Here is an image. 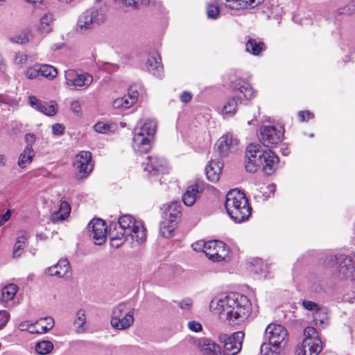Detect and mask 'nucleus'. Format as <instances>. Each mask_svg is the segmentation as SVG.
<instances>
[{
	"instance_id": "nucleus-59",
	"label": "nucleus",
	"mask_w": 355,
	"mask_h": 355,
	"mask_svg": "<svg viewBox=\"0 0 355 355\" xmlns=\"http://www.w3.org/2000/svg\"><path fill=\"white\" fill-rule=\"evenodd\" d=\"M27 329L31 334H38V329L35 327V322L34 324H31L28 327Z\"/></svg>"
},
{
	"instance_id": "nucleus-53",
	"label": "nucleus",
	"mask_w": 355,
	"mask_h": 355,
	"mask_svg": "<svg viewBox=\"0 0 355 355\" xmlns=\"http://www.w3.org/2000/svg\"><path fill=\"white\" fill-rule=\"evenodd\" d=\"M64 128L60 123H55L52 126V132L54 135L60 136L63 135Z\"/></svg>"
},
{
	"instance_id": "nucleus-33",
	"label": "nucleus",
	"mask_w": 355,
	"mask_h": 355,
	"mask_svg": "<svg viewBox=\"0 0 355 355\" xmlns=\"http://www.w3.org/2000/svg\"><path fill=\"white\" fill-rule=\"evenodd\" d=\"M220 347L209 339L205 338L201 343V351L205 355H220Z\"/></svg>"
},
{
	"instance_id": "nucleus-4",
	"label": "nucleus",
	"mask_w": 355,
	"mask_h": 355,
	"mask_svg": "<svg viewBox=\"0 0 355 355\" xmlns=\"http://www.w3.org/2000/svg\"><path fill=\"white\" fill-rule=\"evenodd\" d=\"M157 129L153 119H147L144 123H138L133 131L132 148L140 154L148 153L152 147V141Z\"/></svg>"
},
{
	"instance_id": "nucleus-63",
	"label": "nucleus",
	"mask_w": 355,
	"mask_h": 355,
	"mask_svg": "<svg viewBox=\"0 0 355 355\" xmlns=\"http://www.w3.org/2000/svg\"><path fill=\"white\" fill-rule=\"evenodd\" d=\"M26 1L30 3H40L42 1V0H26Z\"/></svg>"
},
{
	"instance_id": "nucleus-42",
	"label": "nucleus",
	"mask_w": 355,
	"mask_h": 355,
	"mask_svg": "<svg viewBox=\"0 0 355 355\" xmlns=\"http://www.w3.org/2000/svg\"><path fill=\"white\" fill-rule=\"evenodd\" d=\"M40 72L42 76L49 80L53 79L58 74L57 69L54 67L49 64L41 65L40 67Z\"/></svg>"
},
{
	"instance_id": "nucleus-64",
	"label": "nucleus",
	"mask_w": 355,
	"mask_h": 355,
	"mask_svg": "<svg viewBox=\"0 0 355 355\" xmlns=\"http://www.w3.org/2000/svg\"><path fill=\"white\" fill-rule=\"evenodd\" d=\"M6 0H0V5H2Z\"/></svg>"
},
{
	"instance_id": "nucleus-28",
	"label": "nucleus",
	"mask_w": 355,
	"mask_h": 355,
	"mask_svg": "<svg viewBox=\"0 0 355 355\" xmlns=\"http://www.w3.org/2000/svg\"><path fill=\"white\" fill-rule=\"evenodd\" d=\"M201 191L202 189L197 184L189 186L182 196L184 205L188 207L192 206Z\"/></svg>"
},
{
	"instance_id": "nucleus-61",
	"label": "nucleus",
	"mask_w": 355,
	"mask_h": 355,
	"mask_svg": "<svg viewBox=\"0 0 355 355\" xmlns=\"http://www.w3.org/2000/svg\"><path fill=\"white\" fill-rule=\"evenodd\" d=\"M6 159L5 155H0V166H4L6 165Z\"/></svg>"
},
{
	"instance_id": "nucleus-17",
	"label": "nucleus",
	"mask_w": 355,
	"mask_h": 355,
	"mask_svg": "<svg viewBox=\"0 0 355 355\" xmlns=\"http://www.w3.org/2000/svg\"><path fill=\"white\" fill-rule=\"evenodd\" d=\"M339 264V272L344 278L350 281L355 280V253L348 255H340L335 257Z\"/></svg>"
},
{
	"instance_id": "nucleus-35",
	"label": "nucleus",
	"mask_w": 355,
	"mask_h": 355,
	"mask_svg": "<svg viewBox=\"0 0 355 355\" xmlns=\"http://www.w3.org/2000/svg\"><path fill=\"white\" fill-rule=\"evenodd\" d=\"M35 156L33 150H30L28 148H24L22 153L19 155L18 160V166L21 168H25L28 164H30Z\"/></svg>"
},
{
	"instance_id": "nucleus-20",
	"label": "nucleus",
	"mask_w": 355,
	"mask_h": 355,
	"mask_svg": "<svg viewBox=\"0 0 355 355\" xmlns=\"http://www.w3.org/2000/svg\"><path fill=\"white\" fill-rule=\"evenodd\" d=\"M28 103L32 107L47 116H54L57 112L55 102H42L36 96H30Z\"/></svg>"
},
{
	"instance_id": "nucleus-57",
	"label": "nucleus",
	"mask_w": 355,
	"mask_h": 355,
	"mask_svg": "<svg viewBox=\"0 0 355 355\" xmlns=\"http://www.w3.org/2000/svg\"><path fill=\"white\" fill-rule=\"evenodd\" d=\"M192 98V94L189 92H183L180 95V99L183 103H188Z\"/></svg>"
},
{
	"instance_id": "nucleus-26",
	"label": "nucleus",
	"mask_w": 355,
	"mask_h": 355,
	"mask_svg": "<svg viewBox=\"0 0 355 355\" xmlns=\"http://www.w3.org/2000/svg\"><path fill=\"white\" fill-rule=\"evenodd\" d=\"M28 239V234L26 231L21 230L17 232L16 242L12 250V255L13 259H18L22 255Z\"/></svg>"
},
{
	"instance_id": "nucleus-24",
	"label": "nucleus",
	"mask_w": 355,
	"mask_h": 355,
	"mask_svg": "<svg viewBox=\"0 0 355 355\" xmlns=\"http://www.w3.org/2000/svg\"><path fill=\"white\" fill-rule=\"evenodd\" d=\"M182 205L179 202H172L167 205L163 213V218L170 223H175L181 216Z\"/></svg>"
},
{
	"instance_id": "nucleus-47",
	"label": "nucleus",
	"mask_w": 355,
	"mask_h": 355,
	"mask_svg": "<svg viewBox=\"0 0 355 355\" xmlns=\"http://www.w3.org/2000/svg\"><path fill=\"white\" fill-rule=\"evenodd\" d=\"M94 129L96 132L105 134L110 130V126L104 122H98L94 125Z\"/></svg>"
},
{
	"instance_id": "nucleus-22",
	"label": "nucleus",
	"mask_w": 355,
	"mask_h": 355,
	"mask_svg": "<svg viewBox=\"0 0 355 355\" xmlns=\"http://www.w3.org/2000/svg\"><path fill=\"white\" fill-rule=\"evenodd\" d=\"M146 67L150 73L156 77L161 78L163 75V66L161 62V57L156 52L148 55Z\"/></svg>"
},
{
	"instance_id": "nucleus-31",
	"label": "nucleus",
	"mask_w": 355,
	"mask_h": 355,
	"mask_svg": "<svg viewBox=\"0 0 355 355\" xmlns=\"http://www.w3.org/2000/svg\"><path fill=\"white\" fill-rule=\"evenodd\" d=\"M71 212L69 204L66 201H61L59 210L51 214V220L53 223L64 220L67 218Z\"/></svg>"
},
{
	"instance_id": "nucleus-49",
	"label": "nucleus",
	"mask_w": 355,
	"mask_h": 355,
	"mask_svg": "<svg viewBox=\"0 0 355 355\" xmlns=\"http://www.w3.org/2000/svg\"><path fill=\"white\" fill-rule=\"evenodd\" d=\"M10 320V313L6 310L0 311V329H3Z\"/></svg>"
},
{
	"instance_id": "nucleus-7",
	"label": "nucleus",
	"mask_w": 355,
	"mask_h": 355,
	"mask_svg": "<svg viewBox=\"0 0 355 355\" xmlns=\"http://www.w3.org/2000/svg\"><path fill=\"white\" fill-rule=\"evenodd\" d=\"M193 246L195 250L202 249L207 257L213 261H223L229 254L227 245L220 241H199Z\"/></svg>"
},
{
	"instance_id": "nucleus-55",
	"label": "nucleus",
	"mask_w": 355,
	"mask_h": 355,
	"mask_svg": "<svg viewBox=\"0 0 355 355\" xmlns=\"http://www.w3.org/2000/svg\"><path fill=\"white\" fill-rule=\"evenodd\" d=\"M71 110L76 114H79L81 112V103L79 101H73L71 103Z\"/></svg>"
},
{
	"instance_id": "nucleus-37",
	"label": "nucleus",
	"mask_w": 355,
	"mask_h": 355,
	"mask_svg": "<svg viewBox=\"0 0 355 355\" xmlns=\"http://www.w3.org/2000/svg\"><path fill=\"white\" fill-rule=\"evenodd\" d=\"M33 37V34L30 30H23L10 37V41L17 44H25Z\"/></svg>"
},
{
	"instance_id": "nucleus-56",
	"label": "nucleus",
	"mask_w": 355,
	"mask_h": 355,
	"mask_svg": "<svg viewBox=\"0 0 355 355\" xmlns=\"http://www.w3.org/2000/svg\"><path fill=\"white\" fill-rule=\"evenodd\" d=\"M12 211L8 209L7 211L0 216V227L5 224L11 217Z\"/></svg>"
},
{
	"instance_id": "nucleus-23",
	"label": "nucleus",
	"mask_w": 355,
	"mask_h": 355,
	"mask_svg": "<svg viewBox=\"0 0 355 355\" xmlns=\"http://www.w3.org/2000/svg\"><path fill=\"white\" fill-rule=\"evenodd\" d=\"M70 272V264L67 259H62L59 260L56 265L48 268L45 273L58 278L68 277Z\"/></svg>"
},
{
	"instance_id": "nucleus-29",
	"label": "nucleus",
	"mask_w": 355,
	"mask_h": 355,
	"mask_svg": "<svg viewBox=\"0 0 355 355\" xmlns=\"http://www.w3.org/2000/svg\"><path fill=\"white\" fill-rule=\"evenodd\" d=\"M125 233H121L116 227L114 230L112 229V226H110L109 236L110 237V243L111 245L114 248H118L121 247L124 243L130 242V239L128 238L124 235Z\"/></svg>"
},
{
	"instance_id": "nucleus-10",
	"label": "nucleus",
	"mask_w": 355,
	"mask_h": 355,
	"mask_svg": "<svg viewBox=\"0 0 355 355\" xmlns=\"http://www.w3.org/2000/svg\"><path fill=\"white\" fill-rule=\"evenodd\" d=\"M103 15L96 8H89L83 12L77 22V31L84 33L92 30L103 22Z\"/></svg>"
},
{
	"instance_id": "nucleus-16",
	"label": "nucleus",
	"mask_w": 355,
	"mask_h": 355,
	"mask_svg": "<svg viewBox=\"0 0 355 355\" xmlns=\"http://www.w3.org/2000/svg\"><path fill=\"white\" fill-rule=\"evenodd\" d=\"M239 139L232 133L223 135L217 141L215 148L220 157H227L237 150Z\"/></svg>"
},
{
	"instance_id": "nucleus-2",
	"label": "nucleus",
	"mask_w": 355,
	"mask_h": 355,
	"mask_svg": "<svg viewBox=\"0 0 355 355\" xmlns=\"http://www.w3.org/2000/svg\"><path fill=\"white\" fill-rule=\"evenodd\" d=\"M245 169L254 173L261 168L267 175H272L278 168L279 159L271 150H261L259 144H250L245 153Z\"/></svg>"
},
{
	"instance_id": "nucleus-21",
	"label": "nucleus",
	"mask_w": 355,
	"mask_h": 355,
	"mask_svg": "<svg viewBox=\"0 0 355 355\" xmlns=\"http://www.w3.org/2000/svg\"><path fill=\"white\" fill-rule=\"evenodd\" d=\"M138 99V92L134 87H131L128 90V95L116 98L112 102V106L114 109H128L131 107Z\"/></svg>"
},
{
	"instance_id": "nucleus-1",
	"label": "nucleus",
	"mask_w": 355,
	"mask_h": 355,
	"mask_svg": "<svg viewBox=\"0 0 355 355\" xmlns=\"http://www.w3.org/2000/svg\"><path fill=\"white\" fill-rule=\"evenodd\" d=\"M209 308L220 320L230 324H239L250 316L252 304L245 295L230 292L214 298L210 302Z\"/></svg>"
},
{
	"instance_id": "nucleus-51",
	"label": "nucleus",
	"mask_w": 355,
	"mask_h": 355,
	"mask_svg": "<svg viewBox=\"0 0 355 355\" xmlns=\"http://www.w3.org/2000/svg\"><path fill=\"white\" fill-rule=\"evenodd\" d=\"M193 305V300L190 298L182 300L179 302V306L184 311H190Z\"/></svg>"
},
{
	"instance_id": "nucleus-44",
	"label": "nucleus",
	"mask_w": 355,
	"mask_h": 355,
	"mask_svg": "<svg viewBox=\"0 0 355 355\" xmlns=\"http://www.w3.org/2000/svg\"><path fill=\"white\" fill-rule=\"evenodd\" d=\"M220 9L218 5L211 2L207 3V15L210 19H216L218 17Z\"/></svg>"
},
{
	"instance_id": "nucleus-58",
	"label": "nucleus",
	"mask_w": 355,
	"mask_h": 355,
	"mask_svg": "<svg viewBox=\"0 0 355 355\" xmlns=\"http://www.w3.org/2000/svg\"><path fill=\"white\" fill-rule=\"evenodd\" d=\"M271 345L270 343L268 344L263 343L261 346V352L264 355H268V352L270 350V346Z\"/></svg>"
},
{
	"instance_id": "nucleus-30",
	"label": "nucleus",
	"mask_w": 355,
	"mask_h": 355,
	"mask_svg": "<svg viewBox=\"0 0 355 355\" xmlns=\"http://www.w3.org/2000/svg\"><path fill=\"white\" fill-rule=\"evenodd\" d=\"M245 50L248 53L258 56L266 50L265 44L256 39L249 38L245 43Z\"/></svg>"
},
{
	"instance_id": "nucleus-36",
	"label": "nucleus",
	"mask_w": 355,
	"mask_h": 355,
	"mask_svg": "<svg viewBox=\"0 0 355 355\" xmlns=\"http://www.w3.org/2000/svg\"><path fill=\"white\" fill-rule=\"evenodd\" d=\"M54 326V320L52 318L48 317L40 318L35 322V327L38 329V334H44L51 329Z\"/></svg>"
},
{
	"instance_id": "nucleus-50",
	"label": "nucleus",
	"mask_w": 355,
	"mask_h": 355,
	"mask_svg": "<svg viewBox=\"0 0 355 355\" xmlns=\"http://www.w3.org/2000/svg\"><path fill=\"white\" fill-rule=\"evenodd\" d=\"M24 139H25V142L26 144V146L25 148H30V150H33V144L36 141L35 135L34 134H32V133L26 134L25 137H24Z\"/></svg>"
},
{
	"instance_id": "nucleus-48",
	"label": "nucleus",
	"mask_w": 355,
	"mask_h": 355,
	"mask_svg": "<svg viewBox=\"0 0 355 355\" xmlns=\"http://www.w3.org/2000/svg\"><path fill=\"white\" fill-rule=\"evenodd\" d=\"M40 74V67L37 68L36 67H29L26 69L25 72L26 76L28 79H35Z\"/></svg>"
},
{
	"instance_id": "nucleus-60",
	"label": "nucleus",
	"mask_w": 355,
	"mask_h": 355,
	"mask_svg": "<svg viewBox=\"0 0 355 355\" xmlns=\"http://www.w3.org/2000/svg\"><path fill=\"white\" fill-rule=\"evenodd\" d=\"M300 24L302 25H305V26H307V25H311L313 24L312 22V19H308V18H305V19H302L301 21H300Z\"/></svg>"
},
{
	"instance_id": "nucleus-18",
	"label": "nucleus",
	"mask_w": 355,
	"mask_h": 355,
	"mask_svg": "<svg viewBox=\"0 0 355 355\" xmlns=\"http://www.w3.org/2000/svg\"><path fill=\"white\" fill-rule=\"evenodd\" d=\"M74 166L78 171V176L84 178L92 171L94 164L92 162V153L89 151H81L76 157Z\"/></svg>"
},
{
	"instance_id": "nucleus-41",
	"label": "nucleus",
	"mask_w": 355,
	"mask_h": 355,
	"mask_svg": "<svg viewBox=\"0 0 355 355\" xmlns=\"http://www.w3.org/2000/svg\"><path fill=\"white\" fill-rule=\"evenodd\" d=\"M53 349V345L48 340H42L37 343L35 345V351L37 354L45 355L50 353Z\"/></svg>"
},
{
	"instance_id": "nucleus-39",
	"label": "nucleus",
	"mask_w": 355,
	"mask_h": 355,
	"mask_svg": "<svg viewBox=\"0 0 355 355\" xmlns=\"http://www.w3.org/2000/svg\"><path fill=\"white\" fill-rule=\"evenodd\" d=\"M355 13V0L350 1L345 7L340 8L334 12V17L336 19L342 15H352Z\"/></svg>"
},
{
	"instance_id": "nucleus-27",
	"label": "nucleus",
	"mask_w": 355,
	"mask_h": 355,
	"mask_svg": "<svg viewBox=\"0 0 355 355\" xmlns=\"http://www.w3.org/2000/svg\"><path fill=\"white\" fill-rule=\"evenodd\" d=\"M223 166V162L219 160L211 159L209 164L206 166L205 171L207 178L211 182H216L219 179Z\"/></svg>"
},
{
	"instance_id": "nucleus-62",
	"label": "nucleus",
	"mask_w": 355,
	"mask_h": 355,
	"mask_svg": "<svg viewBox=\"0 0 355 355\" xmlns=\"http://www.w3.org/2000/svg\"><path fill=\"white\" fill-rule=\"evenodd\" d=\"M268 189H269L270 192L275 193V185L274 184H270L268 186Z\"/></svg>"
},
{
	"instance_id": "nucleus-11",
	"label": "nucleus",
	"mask_w": 355,
	"mask_h": 355,
	"mask_svg": "<svg viewBox=\"0 0 355 355\" xmlns=\"http://www.w3.org/2000/svg\"><path fill=\"white\" fill-rule=\"evenodd\" d=\"M66 86L71 90L85 89L92 83L93 76L88 73L69 69L64 72Z\"/></svg>"
},
{
	"instance_id": "nucleus-12",
	"label": "nucleus",
	"mask_w": 355,
	"mask_h": 355,
	"mask_svg": "<svg viewBox=\"0 0 355 355\" xmlns=\"http://www.w3.org/2000/svg\"><path fill=\"white\" fill-rule=\"evenodd\" d=\"M284 138L282 127L274 125H262L260 128V141L263 146L275 147L278 145Z\"/></svg>"
},
{
	"instance_id": "nucleus-45",
	"label": "nucleus",
	"mask_w": 355,
	"mask_h": 355,
	"mask_svg": "<svg viewBox=\"0 0 355 355\" xmlns=\"http://www.w3.org/2000/svg\"><path fill=\"white\" fill-rule=\"evenodd\" d=\"M13 62L20 67H23L28 63V57L22 52L15 53Z\"/></svg>"
},
{
	"instance_id": "nucleus-43",
	"label": "nucleus",
	"mask_w": 355,
	"mask_h": 355,
	"mask_svg": "<svg viewBox=\"0 0 355 355\" xmlns=\"http://www.w3.org/2000/svg\"><path fill=\"white\" fill-rule=\"evenodd\" d=\"M86 322V315L83 310L80 309L76 313V317L74 320V325L76 326L78 332H83L85 329L84 325Z\"/></svg>"
},
{
	"instance_id": "nucleus-34",
	"label": "nucleus",
	"mask_w": 355,
	"mask_h": 355,
	"mask_svg": "<svg viewBox=\"0 0 355 355\" xmlns=\"http://www.w3.org/2000/svg\"><path fill=\"white\" fill-rule=\"evenodd\" d=\"M18 290V287L13 284H8L3 287L0 293V300L3 302L10 301L14 298Z\"/></svg>"
},
{
	"instance_id": "nucleus-6",
	"label": "nucleus",
	"mask_w": 355,
	"mask_h": 355,
	"mask_svg": "<svg viewBox=\"0 0 355 355\" xmlns=\"http://www.w3.org/2000/svg\"><path fill=\"white\" fill-rule=\"evenodd\" d=\"M118 223L119 231L125 233L124 235L130 239V243L136 241L140 243L146 240V229L141 220L130 214H124L119 218Z\"/></svg>"
},
{
	"instance_id": "nucleus-8",
	"label": "nucleus",
	"mask_w": 355,
	"mask_h": 355,
	"mask_svg": "<svg viewBox=\"0 0 355 355\" xmlns=\"http://www.w3.org/2000/svg\"><path fill=\"white\" fill-rule=\"evenodd\" d=\"M304 336L302 346L295 350L296 355H318L322 349V343L317 330L307 327L304 330Z\"/></svg>"
},
{
	"instance_id": "nucleus-38",
	"label": "nucleus",
	"mask_w": 355,
	"mask_h": 355,
	"mask_svg": "<svg viewBox=\"0 0 355 355\" xmlns=\"http://www.w3.org/2000/svg\"><path fill=\"white\" fill-rule=\"evenodd\" d=\"M313 322L315 325H320L322 328L329 324V317L327 311L322 308H320L318 311L313 314Z\"/></svg>"
},
{
	"instance_id": "nucleus-5",
	"label": "nucleus",
	"mask_w": 355,
	"mask_h": 355,
	"mask_svg": "<svg viewBox=\"0 0 355 355\" xmlns=\"http://www.w3.org/2000/svg\"><path fill=\"white\" fill-rule=\"evenodd\" d=\"M234 96L229 98L225 103L222 114L226 116H232L236 112L239 103L241 101V96L246 99H251L255 96L251 85L243 79H236L232 84Z\"/></svg>"
},
{
	"instance_id": "nucleus-9",
	"label": "nucleus",
	"mask_w": 355,
	"mask_h": 355,
	"mask_svg": "<svg viewBox=\"0 0 355 355\" xmlns=\"http://www.w3.org/2000/svg\"><path fill=\"white\" fill-rule=\"evenodd\" d=\"M133 315V311L128 309L125 304H119L113 309L110 322L112 327L119 330L129 328L134 322Z\"/></svg>"
},
{
	"instance_id": "nucleus-40",
	"label": "nucleus",
	"mask_w": 355,
	"mask_h": 355,
	"mask_svg": "<svg viewBox=\"0 0 355 355\" xmlns=\"http://www.w3.org/2000/svg\"><path fill=\"white\" fill-rule=\"evenodd\" d=\"M175 223H170L169 221L163 220L160 223L159 232L164 238H170L173 236Z\"/></svg>"
},
{
	"instance_id": "nucleus-54",
	"label": "nucleus",
	"mask_w": 355,
	"mask_h": 355,
	"mask_svg": "<svg viewBox=\"0 0 355 355\" xmlns=\"http://www.w3.org/2000/svg\"><path fill=\"white\" fill-rule=\"evenodd\" d=\"M298 115L302 121H308L314 117V114L309 111H300Z\"/></svg>"
},
{
	"instance_id": "nucleus-32",
	"label": "nucleus",
	"mask_w": 355,
	"mask_h": 355,
	"mask_svg": "<svg viewBox=\"0 0 355 355\" xmlns=\"http://www.w3.org/2000/svg\"><path fill=\"white\" fill-rule=\"evenodd\" d=\"M53 21V15L50 12L44 13L40 18L38 26V31L41 34H48L52 31V23Z\"/></svg>"
},
{
	"instance_id": "nucleus-19",
	"label": "nucleus",
	"mask_w": 355,
	"mask_h": 355,
	"mask_svg": "<svg viewBox=\"0 0 355 355\" xmlns=\"http://www.w3.org/2000/svg\"><path fill=\"white\" fill-rule=\"evenodd\" d=\"M144 170L153 175L165 174L168 172V166L164 158L157 156H149L144 163Z\"/></svg>"
},
{
	"instance_id": "nucleus-15",
	"label": "nucleus",
	"mask_w": 355,
	"mask_h": 355,
	"mask_svg": "<svg viewBox=\"0 0 355 355\" xmlns=\"http://www.w3.org/2000/svg\"><path fill=\"white\" fill-rule=\"evenodd\" d=\"M89 236L96 245L103 244L107 239V226L102 219L94 218L87 225Z\"/></svg>"
},
{
	"instance_id": "nucleus-52",
	"label": "nucleus",
	"mask_w": 355,
	"mask_h": 355,
	"mask_svg": "<svg viewBox=\"0 0 355 355\" xmlns=\"http://www.w3.org/2000/svg\"><path fill=\"white\" fill-rule=\"evenodd\" d=\"M187 325L188 328L194 332H199L202 329V324L199 322L195 320L189 321Z\"/></svg>"
},
{
	"instance_id": "nucleus-25",
	"label": "nucleus",
	"mask_w": 355,
	"mask_h": 355,
	"mask_svg": "<svg viewBox=\"0 0 355 355\" xmlns=\"http://www.w3.org/2000/svg\"><path fill=\"white\" fill-rule=\"evenodd\" d=\"M226 8L232 10L245 9L255 8L260 5L264 0H225Z\"/></svg>"
},
{
	"instance_id": "nucleus-3",
	"label": "nucleus",
	"mask_w": 355,
	"mask_h": 355,
	"mask_svg": "<svg viewBox=\"0 0 355 355\" xmlns=\"http://www.w3.org/2000/svg\"><path fill=\"white\" fill-rule=\"evenodd\" d=\"M225 207L228 215L236 223L248 220L251 215V207L245 195L238 189L230 191L225 198Z\"/></svg>"
},
{
	"instance_id": "nucleus-14",
	"label": "nucleus",
	"mask_w": 355,
	"mask_h": 355,
	"mask_svg": "<svg viewBox=\"0 0 355 355\" xmlns=\"http://www.w3.org/2000/svg\"><path fill=\"white\" fill-rule=\"evenodd\" d=\"M265 335L271 346L282 347L286 344L288 332L281 324L274 323L268 324L265 330Z\"/></svg>"
},
{
	"instance_id": "nucleus-13",
	"label": "nucleus",
	"mask_w": 355,
	"mask_h": 355,
	"mask_svg": "<svg viewBox=\"0 0 355 355\" xmlns=\"http://www.w3.org/2000/svg\"><path fill=\"white\" fill-rule=\"evenodd\" d=\"M243 338V331H236L232 335L221 334L218 336V340L228 355H235L241 349Z\"/></svg>"
},
{
	"instance_id": "nucleus-46",
	"label": "nucleus",
	"mask_w": 355,
	"mask_h": 355,
	"mask_svg": "<svg viewBox=\"0 0 355 355\" xmlns=\"http://www.w3.org/2000/svg\"><path fill=\"white\" fill-rule=\"evenodd\" d=\"M301 304L304 309L313 312V314L318 311V310L320 308V306L317 303L310 300H304L302 301Z\"/></svg>"
}]
</instances>
